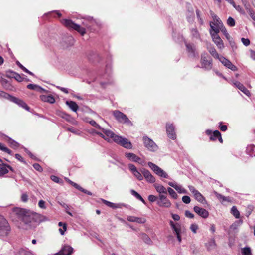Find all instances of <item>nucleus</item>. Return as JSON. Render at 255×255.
<instances>
[{"label": "nucleus", "mask_w": 255, "mask_h": 255, "mask_svg": "<svg viewBox=\"0 0 255 255\" xmlns=\"http://www.w3.org/2000/svg\"><path fill=\"white\" fill-rule=\"evenodd\" d=\"M12 213L15 215L16 217L19 220L22 221L26 225L25 227H23L27 229L30 225H29L33 220L35 219V214L32 213L25 209L14 208L12 210Z\"/></svg>", "instance_id": "f257e3e1"}, {"label": "nucleus", "mask_w": 255, "mask_h": 255, "mask_svg": "<svg viewBox=\"0 0 255 255\" xmlns=\"http://www.w3.org/2000/svg\"><path fill=\"white\" fill-rule=\"evenodd\" d=\"M210 25L211 35H218V33L221 31L225 36H228V33L219 18H214L213 21L210 22Z\"/></svg>", "instance_id": "f03ea898"}, {"label": "nucleus", "mask_w": 255, "mask_h": 255, "mask_svg": "<svg viewBox=\"0 0 255 255\" xmlns=\"http://www.w3.org/2000/svg\"><path fill=\"white\" fill-rule=\"evenodd\" d=\"M61 23L67 28L74 29L81 35H84L86 33V30L84 28L81 27L79 25L74 23L71 20L63 19L61 20Z\"/></svg>", "instance_id": "7ed1b4c3"}, {"label": "nucleus", "mask_w": 255, "mask_h": 255, "mask_svg": "<svg viewBox=\"0 0 255 255\" xmlns=\"http://www.w3.org/2000/svg\"><path fill=\"white\" fill-rule=\"evenodd\" d=\"M113 114L116 119L121 123H126L132 126V122L128 119L126 115L119 111L115 110L113 112Z\"/></svg>", "instance_id": "20e7f679"}, {"label": "nucleus", "mask_w": 255, "mask_h": 255, "mask_svg": "<svg viewBox=\"0 0 255 255\" xmlns=\"http://www.w3.org/2000/svg\"><path fill=\"white\" fill-rule=\"evenodd\" d=\"M10 229V227L6 220L3 216H0V236H7Z\"/></svg>", "instance_id": "39448f33"}, {"label": "nucleus", "mask_w": 255, "mask_h": 255, "mask_svg": "<svg viewBox=\"0 0 255 255\" xmlns=\"http://www.w3.org/2000/svg\"><path fill=\"white\" fill-rule=\"evenodd\" d=\"M142 139L144 146L148 150L151 152H155L157 150V145L151 138L147 136H144Z\"/></svg>", "instance_id": "423d86ee"}, {"label": "nucleus", "mask_w": 255, "mask_h": 255, "mask_svg": "<svg viewBox=\"0 0 255 255\" xmlns=\"http://www.w3.org/2000/svg\"><path fill=\"white\" fill-rule=\"evenodd\" d=\"M148 166L157 175L164 178H168V175L163 170L151 162L148 163Z\"/></svg>", "instance_id": "0eeeda50"}, {"label": "nucleus", "mask_w": 255, "mask_h": 255, "mask_svg": "<svg viewBox=\"0 0 255 255\" xmlns=\"http://www.w3.org/2000/svg\"><path fill=\"white\" fill-rule=\"evenodd\" d=\"M201 63L202 67L207 70H210L212 68V60L209 57L207 53H203L201 55Z\"/></svg>", "instance_id": "6e6552de"}, {"label": "nucleus", "mask_w": 255, "mask_h": 255, "mask_svg": "<svg viewBox=\"0 0 255 255\" xmlns=\"http://www.w3.org/2000/svg\"><path fill=\"white\" fill-rule=\"evenodd\" d=\"M117 139H115V142L121 145L127 149H131L132 145L131 143L126 138L119 136L116 137Z\"/></svg>", "instance_id": "1a4fd4ad"}, {"label": "nucleus", "mask_w": 255, "mask_h": 255, "mask_svg": "<svg viewBox=\"0 0 255 255\" xmlns=\"http://www.w3.org/2000/svg\"><path fill=\"white\" fill-rule=\"evenodd\" d=\"M157 204L159 206L163 208H170L171 205V202L167 198V196L165 195H159L158 200H157Z\"/></svg>", "instance_id": "9d476101"}, {"label": "nucleus", "mask_w": 255, "mask_h": 255, "mask_svg": "<svg viewBox=\"0 0 255 255\" xmlns=\"http://www.w3.org/2000/svg\"><path fill=\"white\" fill-rule=\"evenodd\" d=\"M188 188H189L190 191L193 194L196 200H197L198 202H199L201 203H204L206 202L205 198L203 196V195L198 190H197L194 188V187H193V186H191V185H189L188 186Z\"/></svg>", "instance_id": "9b49d317"}, {"label": "nucleus", "mask_w": 255, "mask_h": 255, "mask_svg": "<svg viewBox=\"0 0 255 255\" xmlns=\"http://www.w3.org/2000/svg\"><path fill=\"white\" fill-rule=\"evenodd\" d=\"M125 156L129 160L138 163L141 165H143L144 162L142 160V159L133 153L130 152H127L125 153Z\"/></svg>", "instance_id": "f8f14e48"}, {"label": "nucleus", "mask_w": 255, "mask_h": 255, "mask_svg": "<svg viewBox=\"0 0 255 255\" xmlns=\"http://www.w3.org/2000/svg\"><path fill=\"white\" fill-rule=\"evenodd\" d=\"M83 24L87 28H90L94 25H98V22L96 20L94 19L93 17L87 16L84 18Z\"/></svg>", "instance_id": "ddd939ff"}, {"label": "nucleus", "mask_w": 255, "mask_h": 255, "mask_svg": "<svg viewBox=\"0 0 255 255\" xmlns=\"http://www.w3.org/2000/svg\"><path fill=\"white\" fill-rule=\"evenodd\" d=\"M166 128L168 137L171 139H175L176 135L175 132V128L173 125L171 123H167Z\"/></svg>", "instance_id": "4468645a"}, {"label": "nucleus", "mask_w": 255, "mask_h": 255, "mask_svg": "<svg viewBox=\"0 0 255 255\" xmlns=\"http://www.w3.org/2000/svg\"><path fill=\"white\" fill-rule=\"evenodd\" d=\"M170 225L176 233L178 241L181 242L182 240L181 237L180 236L181 225L179 223L175 224L172 221H170Z\"/></svg>", "instance_id": "2eb2a0df"}, {"label": "nucleus", "mask_w": 255, "mask_h": 255, "mask_svg": "<svg viewBox=\"0 0 255 255\" xmlns=\"http://www.w3.org/2000/svg\"><path fill=\"white\" fill-rule=\"evenodd\" d=\"M218 59L223 64V65L228 68L229 69H230L232 71H236L237 70V68L226 58L223 56H220Z\"/></svg>", "instance_id": "dca6fc26"}, {"label": "nucleus", "mask_w": 255, "mask_h": 255, "mask_svg": "<svg viewBox=\"0 0 255 255\" xmlns=\"http://www.w3.org/2000/svg\"><path fill=\"white\" fill-rule=\"evenodd\" d=\"M218 59L223 64V65L228 68L229 69H230L232 71H236L237 70V68L226 58L223 56H220Z\"/></svg>", "instance_id": "f3484780"}, {"label": "nucleus", "mask_w": 255, "mask_h": 255, "mask_svg": "<svg viewBox=\"0 0 255 255\" xmlns=\"http://www.w3.org/2000/svg\"><path fill=\"white\" fill-rule=\"evenodd\" d=\"M73 251V249L69 245L63 246L60 251L55 255H70Z\"/></svg>", "instance_id": "a211bd4d"}, {"label": "nucleus", "mask_w": 255, "mask_h": 255, "mask_svg": "<svg viewBox=\"0 0 255 255\" xmlns=\"http://www.w3.org/2000/svg\"><path fill=\"white\" fill-rule=\"evenodd\" d=\"M128 166L130 171L137 179L139 180H142L143 179V178L141 173L137 170L135 165L132 164H129Z\"/></svg>", "instance_id": "6ab92c4d"}, {"label": "nucleus", "mask_w": 255, "mask_h": 255, "mask_svg": "<svg viewBox=\"0 0 255 255\" xmlns=\"http://www.w3.org/2000/svg\"><path fill=\"white\" fill-rule=\"evenodd\" d=\"M102 131L103 133H104L106 138H108V140H107L108 142L110 141V139H111L114 142H115V139H117L116 137H118V135L115 134L113 131L111 130L106 129L102 128Z\"/></svg>", "instance_id": "aec40b11"}, {"label": "nucleus", "mask_w": 255, "mask_h": 255, "mask_svg": "<svg viewBox=\"0 0 255 255\" xmlns=\"http://www.w3.org/2000/svg\"><path fill=\"white\" fill-rule=\"evenodd\" d=\"M194 211L202 218H207L209 216V212L206 209L200 207L195 206Z\"/></svg>", "instance_id": "412c9836"}, {"label": "nucleus", "mask_w": 255, "mask_h": 255, "mask_svg": "<svg viewBox=\"0 0 255 255\" xmlns=\"http://www.w3.org/2000/svg\"><path fill=\"white\" fill-rule=\"evenodd\" d=\"M212 38L215 44L219 49H223L224 48V43L218 35H211Z\"/></svg>", "instance_id": "4be33fe9"}, {"label": "nucleus", "mask_w": 255, "mask_h": 255, "mask_svg": "<svg viewBox=\"0 0 255 255\" xmlns=\"http://www.w3.org/2000/svg\"><path fill=\"white\" fill-rule=\"evenodd\" d=\"M168 185L174 188L178 193L182 194H187V190L182 187L181 185L177 184L175 182H169Z\"/></svg>", "instance_id": "5701e85b"}, {"label": "nucleus", "mask_w": 255, "mask_h": 255, "mask_svg": "<svg viewBox=\"0 0 255 255\" xmlns=\"http://www.w3.org/2000/svg\"><path fill=\"white\" fill-rule=\"evenodd\" d=\"M144 177L148 182L154 183L155 181V178L152 176L151 173L147 170L143 169L141 171Z\"/></svg>", "instance_id": "b1692460"}, {"label": "nucleus", "mask_w": 255, "mask_h": 255, "mask_svg": "<svg viewBox=\"0 0 255 255\" xmlns=\"http://www.w3.org/2000/svg\"><path fill=\"white\" fill-rule=\"evenodd\" d=\"M102 202L107 206L113 209L121 208H122V207L125 206V205L123 203L115 204L104 199H102Z\"/></svg>", "instance_id": "393cba45"}, {"label": "nucleus", "mask_w": 255, "mask_h": 255, "mask_svg": "<svg viewBox=\"0 0 255 255\" xmlns=\"http://www.w3.org/2000/svg\"><path fill=\"white\" fill-rule=\"evenodd\" d=\"M40 100L44 102L53 104L55 102L54 98L51 95H42L40 96Z\"/></svg>", "instance_id": "a878e982"}, {"label": "nucleus", "mask_w": 255, "mask_h": 255, "mask_svg": "<svg viewBox=\"0 0 255 255\" xmlns=\"http://www.w3.org/2000/svg\"><path fill=\"white\" fill-rule=\"evenodd\" d=\"M11 100L14 103L17 104L18 105L23 108L24 109H26V110L28 111L29 110V107L22 100L14 97H11Z\"/></svg>", "instance_id": "bb28decb"}, {"label": "nucleus", "mask_w": 255, "mask_h": 255, "mask_svg": "<svg viewBox=\"0 0 255 255\" xmlns=\"http://www.w3.org/2000/svg\"><path fill=\"white\" fill-rule=\"evenodd\" d=\"M9 169L12 170V168L5 164H0V176H2L8 172Z\"/></svg>", "instance_id": "cd10ccee"}, {"label": "nucleus", "mask_w": 255, "mask_h": 255, "mask_svg": "<svg viewBox=\"0 0 255 255\" xmlns=\"http://www.w3.org/2000/svg\"><path fill=\"white\" fill-rule=\"evenodd\" d=\"M242 1L246 9H249V15L250 17L252 18L253 20L254 21V23L255 24V12L253 10L250 9V5L247 2L246 0H242Z\"/></svg>", "instance_id": "c85d7f7f"}, {"label": "nucleus", "mask_w": 255, "mask_h": 255, "mask_svg": "<svg viewBox=\"0 0 255 255\" xmlns=\"http://www.w3.org/2000/svg\"><path fill=\"white\" fill-rule=\"evenodd\" d=\"M27 87L29 89L34 90L36 91L39 92L40 93H42V92H46L47 93L48 92L45 89L42 88L41 87H40L37 85H36V84H29L27 86Z\"/></svg>", "instance_id": "c756f323"}, {"label": "nucleus", "mask_w": 255, "mask_h": 255, "mask_svg": "<svg viewBox=\"0 0 255 255\" xmlns=\"http://www.w3.org/2000/svg\"><path fill=\"white\" fill-rule=\"evenodd\" d=\"M154 186L156 191L159 193V195H163V194H167V189L164 187L163 185L158 184H155Z\"/></svg>", "instance_id": "7c9ffc66"}, {"label": "nucleus", "mask_w": 255, "mask_h": 255, "mask_svg": "<svg viewBox=\"0 0 255 255\" xmlns=\"http://www.w3.org/2000/svg\"><path fill=\"white\" fill-rule=\"evenodd\" d=\"M57 114L61 117V118L65 119L68 122H71L72 123H74V119L71 117L70 115L66 114V113H65L64 112H58L57 113Z\"/></svg>", "instance_id": "2f4dec72"}, {"label": "nucleus", "mask_w": 255, "mask_h": 255, "mask_svg": "<svg viewBox=\"0 0 255 255\" xmlns=\"http://www.w3.org/2000/svg\"><path fill=\"white\" fill-rule=\"evenodd\" d=\"M187 50L190 55L195 56L196 55V48L194 44L190 43H186Z\"/></svg>", "instance_id": "473e14b6"}, {"label": "nucleus", "mask_w": 255, "mask_h": 255, "mask_svg": "<svg viewBox=\"0 0 255 255\" xmlns=\"http://www.w3.org/2000/svg\"><path fill=\"white\" fill-rule=\"evenodd\" d=\"M246 153L250 156H255V146L254 145H248L246 148Z\"/></svg>", "instance_id": "72a5a7b5"}, {"label": "nucleus", "mask_w": 255, "mask_h": 255, "mask_svg": "<svg viewBox=\"0 0 255 255\" xmlns=\"http://www.w3.org/2000/svg\"><path fill=\"white\" fill-rule=\"evenodd\" d=\"M66 104L74 112H77L79 107L76 102L72 101H67Z\"/></svg>", "instance_id": "f704fd0d"}, {"label": "nucleus", "mask_w": 255, "mask_h": 255, "mask_svg": "<svg viewBox=\"0 0 255 255\" xmlns=\"http://www.w3.org/2000/svg\"><path fill=\"white\" fill-rule=\"evenodd\" d=\"M239 226V222L237 221L233 224L230 228V234L238 233V227Z\"/></svg>", "instance_id": "c9c22d12"}, {"label": "nucleus", "mask_w": 255, "mask_h": 255, "mask_svg": "<svg viewBox=\"0 0 255 255\" xmlns=\"http://www.w3.org/2000/svg\"><path fill=\"white\" fill-rule=\"evenodd\" d=\"M7 138L8 139L7 141L11 148L16 149L19 146V144L18 142L12 139L10 137H7Z\"/></svg>", "instance_id": "e433bc0d"}, {"label": "nucleus", "mask_w": 255, "mask_h": 255, "mask_svg": "<svg viewBox=\"0 0 255 255\" xmlns=\"http://www.w3.org/2000/svg\"><path fill=\"white\" fill-rule=\"evenodd\" d=\"M58 226L59 227H62V228H60L59 229V231L61 235H64L65 232L67 230V225L65 223H63L62 222H60L58 223Z\"/></svg>", "instance_id": "4c0bfd02"}, {"label": "nucleus", "mask_w": 255, "mask_h": 255, "mask_svg": "<svg viewBox=\"0 0 255 255\" xmlns=\"http://www.w3.org/2000/svg\"><path fill=\"white\" fill-rule=\"evenodd\" d=\"M84 121L87 123H89L92 126L95 127L96 128H97L98 129H102V127L100 125H99L94 120H89V119L88 118H85L84 119Z\"/></svg>", "instance_id": "58836bf2"}, {"label": "nucleus", "mask_w": 255, "mask_h": 255, "mask_svg": "<svg viewBox=\"0 0 255 255\" xmlns=\"http://www.w3.org/2000/svg\"><path fill=\"white\" fill-rule=\"evenodd\" d=\"M206 246L208 250H212L216 247V243L214 239H211L206 244Z\"/></svg>", "instance_id": "ea45409f"}, {"label": "nucleus", "mask_w": 255, "mask_h": 255, "mask_svg": "<svg viewBox=\"0 0 255 255\" xmlns=\"http://www.w3.org/2000/svg\"><path fill=\"white\" fill-rule=\"evenodd\" d=\"M215 194L216 197L222 203H223L225 201H230V199L229 197H225L221 194L215 192Z\"/></svg>", "instance_id": "a19ab883"}, {"label": "nucleus", "mask_w": 255, "mask_h": 255, "mask_svg": "<svg viewBox=\"0 0 255 255\" xmlns=\"http://www.w3.org/2000/svg\"><path fill=\"white\" fill-rule=\"evenodd\" d=\"M36 222H41L48 220V219L44 216L38 214H35V219Z\"/></svg>", "instance_id": "79ce46f5"}, {"label": "nucleus", "mask_w": 255, "mask_h": 255, "mask_svg": "<svg viewBox=\"0 0 255 255\" xmlns=\"http://www.w3.org/2000/svg\"><path fill=\"white\" fill-rule=\"evenodd\" d=\"M18 255H34L32 251L27 249H21L18 252Z\"/></svg>", "instance_id": "37998d69"}, {"label": "nucleus", "mask_w": 255, "mask_h": 255, "mask_svg": "<svg viewBox=\"0 0 255 255\" xmlns=\"http://www.w3.org/2000/svg\"><path fill=\"white\" fill-rule=\"evenodd\" d=\"M141 238L144 242L147 244H151L152 241L150 237L145 233H142L141 235Z\"/></svg>", "instance_id": "c03bdc74"}, {"label": "nucleus", "mask_w": 255, "mask_h": 255, "mask_svg": "<svg viewBox=\"0 0 255 255\" xmlns=\"http://www.w3.org/2000/svg\"><path fill=\"white\" fill-rule=\"evenodd\" d=\"M169 193V194L170 196L173 199H177L178 197V195L176 192L171 188L168 187L167 189V192Z\"/></svg>", "instance_id": "a18cd8bd"}, {"label": "nucleus", "mask_w": 255, "mask_h": 255, "mask_svg": "<svg viewBox=\"0 0 255 255\" xmlns=\"http://www.w3.org/2000/svg\"><path fill=\"white\" fill-rule=\"evenodd\" d=\"M210 53L215 58L218 59L220 56L218 55L216 49L214 47H208Z\"/></svg>", "instance_id": "49530a36"}, {"label": "nucleus", "mask_w": 255, "mask_h": 255, "mask_svg": "<svg viewBox=\"0 0 255 255\" xmlns=\"http://www.w3.org/2000/svg\"><path fill=\"white\" fill-rule=\"evenodd\" d=\"M220 132L218 130L214 131L211 136H210V139L211 140H215L220 135Z\"/></svg>", "instance_id": "de8ad7c7"}, {"label": "nucleus", "mask_w": 255, "mask_h": 255, "mask_svg": "<svg viewBox=\"0 0 255 255\" xmlns=\"http://www.w3.org/2000/svg\"><path fill=\"white\" fill-rule=\"evenodd\" d=\"M227 39L229 41L230 44L231 46L232 47V49H234V48L236 49L237 46L235 45V43L234 42V41L232 37H231L230 35L228 34V36H225Z\"/></svg>", "instance_id": "09e8293b"}, {"label": "nucleus", "mask_w": 255, "mask_h": 255, "mask_svg": "<svg viewBox=\"0 0 255 255\" xmlns=\"http://www.w3.org/2000/svg\"><path fill=\"white\" fill-rule=\"evenodd\" d=\"M231 212L236 218H239V212L236 206L232 207Z\"/></svg>", "instance_id": "8fccbe9b"}, {"label": "nucleus", "mask_w": 255, "mask_h": 255, "mask_svg": "<svg viewBox=\"0 0 255 255\" xmlns=\"http://www.w3.org/2000/svg\"><path fill=\"white\" fill-rule=\"evenodd\" d=\"M240 91H242L245 95L248 97L251 96L250 92L243 85H240Z\"/></svg>", "instance_id": "3c124183"}, {"label": "nucleus", "mask_w": 255, "mask_h": 255, "mask_svg": "<svg viewBox=\"0 0 255 255\" xmlns=\"http://www.w3.org/2000/svg\"><path fill=\"white\" fill-rule=\"evenodd\" d=\"M242 253L243 255H251V250L249 247H245L242 249Z\"/></svg>", "instance_id": "603ef678"}, {"label": "nucleus", "mask_w": 255, "mask_h": 255, "mask_svg": "<svg viewBox=\"0 0 255 255\" xmlns=\"http://www.w3.org/2000/svg\"><path fill=\"white\" fill-rule=\"evenodd\" d=\"M0 149L3 151L9 154H11V151L8 148L5 147L3 144L0 143Z\"/></svg>", "instance_id": "864d4df0"}, {"label": "nucleus", "mask_w": 255, "mask_h": 255, "mask_svg": "<svg viewBox=\"0 0 255 255\" xmlns=\"http://www.w3.org/2000/svg\"><path fill=\"white\" fill-rule=\"evenodd\" d=\"M191 34L192 36L196 39L200 38V34L196 29H193L191 30Z\"/></svg>", "instance_id": "5fc2aeb1"}, {"label": "nucleus", "mask_w": 255, "mask_h": 255, "mask_svg": "<svg viewBox=\"0 0 255 255\" xmlns=\"http://www.w3.org/2000/svg\"><path fill=\"white\" fill-rule=\"evenodd\" d=\"M227 23L229 26L233 27L235 25V21L232 17H229L227 20Z\"/></svg>", "instance_id": "6e6d98bb"}, {"label": "nucleus", "mask_w": 255, "mask_h": 255, "mask_svg": "<svg viewBox=\"0 0 255 255\" xmlns=\"http://www.w3.org/2000/svg\"><path fill=\"white\" fill-rule=\"evenodd\" d=\"M253 206H252V205H249L248 206V207H247V209H246V215L247 217H248L251 213V212H252L253 210Z\"/></svg>", "instance_id": "4d7b16f0"}, {"label": "nucleus", "mask_w": 255, "mask_h": 255, "mask_svg": "<svg viewBox=\"0 0 255 255\" xmlns=\"http://www.w3.org/2000/svg\"><path fill=\"white\" fill-rule=\"evenodd\" d=\"M190 228L194 233H196L197 230L198 229V226L196 224H192Z\"/></svg>", "instance_id": "13d9d810"}, {"label": "nucleus", "mask_w": 255, "mask_h": 255, "mask_svg": "<svg viewBox=\"0 0 255 255\" xmlns=\"http://www.w3.org/2000/svg\"><path fill=\"white\" fill-rule=\"evenodd\" d=\"M66 180L70 184H71L72 186H73V187H74L75 188L77 189L78 190L79 188L80 187V186L77 184V183H74L73 182V181H72L71 180H70V179H68V178H66Z\"/></svg>", "instance_id": "bf43d9fd"}, {"label": "nucleus", "mask_w": 255, "mask_h": 255, "mask_svg": "<svg viewBox=\"0 0 255 255\" xmlns=\"http://www.w3.org/2000/svg\"><path fill=\"white\" fill-rule=\"evenodd\" d=\"M13 77L14 79L18 82H21L23 80V78L18 73H14L13 74Z\"/></svg>", "instance_id": "052dcab7"}, {"label": "nucleus", "mask_w": 255, "mask_h": 255, "mask_svg": "<svg viewBox=\"0 0 255 255\" xmlns=\"http://www.w3.org/2000/svg\"><path fill=\"white\" fill-rule=\"evenodd\" d=\"M241 40L243 44L246 46L249 45L250 44V41L248 38H242Z\"/></svg>", "instance_id": "680f3d73"}, {"label": "nucleus", "mask_w": 255, "mask_h": 255, "mask_svg": "<svg viewBox=\"0 0 255 255\" xmlns=\"http://www.w3.org/2000/svg\"><path fill=\"white\" fill-rule=\"evenodd\" d=\"M182 200V201L186 204H188L191 201L190 198L188 196H183Z\"/></svg>", "instance_id": "e2e57ef3"}, {"label": "nucleus", "mask_w": 255, "mask_h": 255, "mask_svg": "<svg viewBox=\"0 0 255 255\" xmlns=\"http://www.w3.org/2000/svg\"><path fill=\"white\" fill-rule=\"evenodd\" d=\"M67 130L76 135H80L81 134V132L79 130L74 129L72 128H68Z\"/></svg>", "instance_id": "0e129e2a"}, {"label": "nucleus", "mask_w": 255, "mask_h": 255, "mask_svg": "<svg viewBox=\"0 0 255 255\" xmlns=\"http://www.w3.org/2000/svg\"><path fill=\"white\" fill-rule=\"evenodd\" d=\"M38 206L40 208L46 209L45 202L42 200H41L38 202Z\"/></svg>", "instance_id": "69168bd1"}, {"label": "nucleus", "mask_w": 255, "mask_h": 255, "mask_svg": "<svg viewBox=\"0 0 255 255\" xmlns=\"http://www.w3.org/2000/svg\"><path fill=\"white\" fill-rule=\"evenodd\" d=\"M148 200L152 202H155L157 200V197L153 195H150L148 196Z\"/></svg>", "instance_id": "338daca9"}, {"label": "nucleus", "mask_w": 255, "mask_h": 255, "mask_svg": "<svg viewBox=\"0 0 255 255\" xmlns=\"http://www.w3.org/2000/svg\"><path fill=\"white\" fill-rule=\"evenodd\" d=\"M33 166L34 167V168L38 171H42V167H41V166L38 164V163H35L33 165Z\"/></svg>", "instance_id": "774afa93"}]
</instances>
